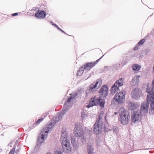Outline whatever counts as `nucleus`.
I'll return each mask as SVG.
<instances>
[{
  "label": "nucleus",
  "mask_w": 154,
  "mask_h": 154,
  "mask_svg": "<svg viewBox=\"0 0 154 154\" xmlns=\"http://www.w3.org/2000/svg\"><path fill=\"white\" fill-rule=\"evenodd\" d=\"M89 76H88V77L86 79H88V78H89Z\"/></svg>",
  "instance_id": "c9c22d12"
},
{
  "label": "nucleus",
  "mask_w": 154,
  "mask_h": 154,
  "mask_svg": "<svg viewBox=\"0 0 154 154\" xmlns=\"http://www.w3.org/2000/svg\"><path fill=\"white\" fill-rule=\"evenodd\" d=\"M140 76H137L134 77V79L131 81V84L133 85H136L139 82Z\"/></svg>",
  "instance_id": "6ab92c4d"
},
{
  "label": "nucleus",
  "mask_w": 154,
  "mask_h": 154,
  "mask_svg": "<svg viewBox=\"0 0 154 154\" xmlns=\"http://www.w3.org/2000/svg\"><path fill=\"white\" fill-rule=\"evenodd\" d=\"M105 101L101 99V97L97 98L96 97L91 98L89 100V104L86 106V107L88 108L92 107L93 106H96L98 104L101 107H103L104 106Z\"/></svg>",
  "instance_id": "20e7f679"
},
{
  "label": "nucleus",
  "mask_w": 154,
  "mask_h": 154,
  "mask_svg": "<svg viewBox=\"0 0 154 154\" xmlns=\"http://www.w3.org/2000/svg\"><path fill=\"white\" fill-rule=\"evenodd\" d=\"M123 79L122 78H120L112 86L111 89V94H114L116 92L119 91V87L123 85Z\"/></svg>",
  "instance_id": "0eeeda50"
},
{
  "label": "nucleus",
  "mask_w": 154,
  "mask_h": 154,
  "mask_svg": "<svg viewBox=\"0 0 154 154\" xmlns=\"http://www.w3.org/2000/svg\"><path fill=\"white\" fill-rule=\"evenodd\" d=\"M52 25H54V26H55L56 27H58V26H57L56 24H52Z\"/></svg>",
  "instance_id": "2f4dec72"
},
{
  "label": "nucleus",
  "mask_w": 154,
  "mask_h": 154,
  "mask_svg": "<svg viewBox=\"0 0 154 154\" xmlns=\"http://www.w3.org/2000/svg\"><path fill=\"white\" fill-rule=\"evenodd\" d=\"M141 115L138 111L134 112L131 114L132 122L136 123L140 121L141 119Z\"/></svg>",
  "instance_id": "1a4fd4ad"
},
{
  "label": "nucleus",
  "mask_w": 154,
  "mask_h": 154,
  "mask_svg": "<svg viewBox=\"0 0 154 154\" xmlns=\"http://www.w3.org/2000/svg\"><path fill=\"white\" fill-rule=\"evenodd\" d=\"M140 104L138 103H133L131 102H129L128 106L129 109L134 110L137 109L139 106Z\"/></svg>",
  "instance_id": "f3484780"
},
{
  "label": "nucleus",
  "mask_w": 154,
  "mask_h": 154,
  "mask_svg": "<svg viewBox=\"0 0 154 154\" xmlns=\"http://www.w3.org/2000/svg\"><path fill=\"white\" fill-rule=\"evenodd\" d=\"M101 58L97 60L94 62L88 63L84 64L83 66V68L85 70H89L94 66L99 61Z\"/></svg>",
  "instance_id": "9b49d317"
},
{
  "label": "nucleus",
  "mask_w": 154,
  "mask_h": 154,
  "mask_svg": "<svg viewBox=\"0 0 154 154\" xmlns=\"http://www.w3.org/2000/svg\"><path fill=\"white\" fill-rule=\"evenodd\" d=\"M146 40L145 39H143L140 41L137 44V45L140 46L143 44L145 42Z\"/></svg>",
  "instance_id": "b1692460"
},
{
  "label": "nucleus",
  "mask_w": 154,
  "mask_h": 154,
  "mask_svg": "<svg viewBox=\"0 0 154 154\" xmlns=\"http://www.w3.org/2000/svg\"><path fill=\"white\" fill-rule=\"evenodd\" d=\"M149 107V103L146 102L143 103L141 104L140 112L142 115H145L148 112Z\"/></svg>",
  "instance_id": "f8f14e48"
},
{
  "label": "nucleus",
  "mask_w": 154,
  "mask_h": 154,
  "mask_svg": "<svg viewBox=\"0 0 154 154\" xmlns=\"http://www.w3.org/2000/svg\"><path fill=\"white\" fill-rule=\"evenodd\" d=\"M75 98L74 96H70V97L68 98L67 100V102L69 103L70 102L71 100H72Z\"/></svg>",
  "instance_id": "393cba45"
},
{
  "label": "nucleus",
  "mask_w": 154,
  "mask_h": 154,
  "mask_svg": "<svg viewBox=\"0 0 154 154\" xmlns=\"http://www.w3.org/2000/svg\"><path fill=\"white\" fill-rule=\"evenodd\" d=\"M117 112H115V115H116V114H117Z\"/></svg>",
  "instance_id": "e433bc0d"
},
{
  "label": "nucleus",
  "mask_w": 154,
  "mask_h": 154,
  "mask_svg": "<svg viewBox=\"0 0 154 154\" xmlns=\"http://www.w3.org/2000/svg\"><path fill=\"white\" fill-rule=\"evenodd\" d=\"M101 84L100 81H97L96 82H94L91 84L89 87L91 91L92 89L95 88H99Z\"/></svg>",
  "instance_id": "a211bd4d"
},
{
  "label": "nucleus",
  "mask_w": 154,
  "mask_h": 154,
  "mask_svg": "<svg viewBox=\"0 0 154 154\" xmlns=\"http://www.w3.org/2000/svg\"><path fill=\"white\" fill-rule=\"evenodd\" d=\"M83 114H84V113H82V115H83Z\"/></svg>",
  "instance_id": "4c0bfd02"
},
{
  "label": "nucleus",
  "mask_w": 154,
  "mask_h": 154,
  "mask_svg": "<svg viewBox=\"0 0 154 154\" xmlns=\"http://www.w3.org/2000/svg\"><path fill=\"white\" fill-rule=\"evenodd\" d=\"M67 109H64V110H63L61 112V113H60V115H64L65 113H66V111H67Z\"/></svg>",
  "instance_id": "a878e982"
},
{
  "label": "nucleus",
  "mask_w": 154,
  "mask_h": 154,
  "mask_svg": "<svg viewBox=\"0 0 154 154\" xmlns=\"http://www.w3.org/2000/svg\"><path fill=\"white\" fill-rule=\"evenodd\" d=\"M15 148H13L10 151L9 154H14V151H15Z\"/></svg>",
  "instance_id": "bb28decb"
},
{
  "label": "nucleus",
  "mask_w": 154,
  "mask_h": 154,
  "mask_svg": "<svg viewBox=\"0 0 154 154\" xmlns=\"http://www.w3.org/2000/svg\"><path fill=\"white\" fill-rule=\"evenodd\" d=\"M18 14V13H15L12 14V16H14L17 15Z\"/></svg>",
  "instance_id": "c756f323"
},
{
  "label": "nucleus",
  "mask_w": 154,
  "mask_h": 154,
  "mask_svg": "<svg viewBox=\"0 0 154 154\" xmlns=\"http://www.w3.org/2000/svg\"><path fill=\"white\" fill-rule=\"evenodd\" d=\"M52 25H54V26H55L56 27H58V26H57L56 24H52Z\"/></svg>",
  "instance_id": "473e14b6"
},
{
  "label": "nucleus",
  "mask_w": 154,
  "mask_h": 154,
  "mask_svg": "<svg viewBox=\"0 0 154 154\" xmlns=\"http://www.w3.org/2000/svg\"><path fill=\"white\" fill-rule=\"evenodd\" d=\"M46 154H51V153L49 152H48Z\"/></svg>",
  "instance_id": "f704fd0d"
},
{
  "label": "nucleus",
  "mask_w": 154,
  "mask_h": 154,
  "mask_svg": "<svg viewBox=\"0 0 154 154\" xmlns=\"http://www.w3.org/2000/svg\"><path fill=\"white\" fill-rule=\"evenodd\" d=\"M152 86L151 90L149 87L146 89V92L148 94L147 96H149V97H154V79L152 81Z\"/></svg>",
  "instance_id": "2eb2a0df"
},
{
  "label": "nucleus",
  "mask_w": 154,
  "mask_h": 154,
  "mask_svg": "<svg viewBox=\"0 0 154 154\" xmlns=\"http://www.w3.org/2000/svg\"><path fill=\"white\" fill-rule=\"evenodd\" d=\"M84 69L83 68V66L80 67L78 70L77 75V76H80L82 75L83 73Z\"/></svg>",
  "instance_id": "aec40b11"
},
{
  "label": "nucleus",
  "mask_w": 154,
  "mask_h": 154,
  "mask_svg": "<svg viewBox=\"0 0 154 154\" xmlns=\"http://www.w3.org/2000/svg\"><path fill=\"white\" fill-rule=\"evenodd\" d=\"M46 15V13L44 11L39 10L35 14V17L37 18L43 19L45 17Z\"/></svg>",
  "instance_id": "dca6fc26"
},
{
  "label": "nucleus",
  "mask_w": 154,
  "mask_h": 154,
  "mask_svg": "<svg viewBox=\"0 0 154 154\" xmlns=\"http://www.w3.org/2000/svg\"><path fill=\"white\" fill-rule=\"evenodd\" d=\"M52 25H54V26H55L56 27H58V26H57L56 24H52Z\"/></svg>",
  "instance_id": "72a5a7b5"
},
{
  "label": "nucleus",
  "mask_w": 154,
  "mask_h": 154,
  "mask_svg": "<svg viewBox=\"0 0 154 154\" xmlns=\"http://www.w3.org/2000/svg\"><path fill=\"white\" fill-rule=\"evenodd\" d=\"M103 116V113H100L98 118L94 125L93 131L96 134H99L102 132V126L101 120Z\"/></svg>",
  "instance_id": "39448f33"
},
{
  "label": "nucleus",
  "mask_w": 154,
  "mask_h": 154,
  "mask_svg": "<svg viewBox=\"0 0 154 154\" xmlns=\"http://www.w3.org/2000/svg\"><path fill=\"white\" fill-rule=\"evenodd\" d=\"M108 88L107 85H104L101 88L100 90L99 91V93L103 97H106L108 94Z\"/></svg>",
  "instance_id": "4468645a"
},
{
  "label": "nucleus",
  "mask_w": 154,
  "mask_h": 154,
  "mask_svg": "<svg viewBox=\"0 0 154 154\" xmlns=\"http://www.w3.org/2000/svg\"><path fill=\"white\" fill-rule=\"evenodd\" d=\"M125 93L124 91L117 92L113 97L114 101L118 104H121L125 101Z\"/></svg>",
  "instance_id": "423d86ee"
},
{
  "label": "nucleus",
  "mask_w": 154,
  "mask_h": 154,
  "mask_svg": "<svg viewBox=\"0 0 154 154\" xmlns=\"http://www.w3.org/2000/svg\"><path fill=\"white\" fill-rule=\"evenodd\" d=\"M138 46L137 45H136L134 48V51H136L137 50L139 49V48L138 47Z\"/></svg>",
  "instance_id": "c85d7f7f"
},
{
  "label": "nucleus",
  "mask_w": 154,
  "mask_h": 154,
  "mask_svg": "<svg viewBox=\"0 0 154 154\" xmlns=\"http://www.w3.org/2000/svg\"><path fill=\"white\" fill-rule=\"evenodd\" d=\"M68 137V135L66 132H63L62 133L61 140L62 146L64 150L66 152H69L71 151V148Z\"/></svg>",
  "instance_id": "f03ea898"
},
{
  "label": "nucleus",
  "mask_w": 154,
  "mask_h": 154,
  "mask_svg": "<svg viewBox=\"0 0 154 154\" xmlns=\"http://www.w3.org/2000/svg\"><path fill=\"white\" fill-rule=\"evenodd\" d=\"M132 68L134 70L138 71L140 69V66L137 64H134L132 65Z\"/></svg>",
  "instance_id": "4be33fe9"
},
{
  "label": "nucleus",
  "mask_w": 154,
  "mask_h": 154,
  "mask_svg": "<svg viewBox=\"0 0 154 154\" xmlns=\"http://www.w3.org/2000/svg\"><path fill=\"white\" fill-rule=\"evenodd\" d=\"M48 114H46L44 115V118H41L40 119H38L36 122L35 124H36L38 125L44 119L45 117Z\"/></svg>",
  "instance_id": "5701e85b"
},
{
  "label": "nucleus",
  "mask_w": 154,
  "mask_h": 154,
  "mask_svg": "<svg viewBox=\"0 0 154 154\" xmlns=\"http://www.w3.org/2000/svg\"><path fill=\"white\" fill-rule=\"evenodd\" d=\"M54 125L53 123H50L48 124L45 127L43 128L41 131L42 134L41 135V136H39L37 140L40 143H43L45 141V138H46L47 136V134H43L47 133L49 131H51Z\"/></svg>",
  "instance_id": "7ed1b4c3"
},
{
  "label": "nucleus",
  "mask_w": 154,
  "mask_h": 154,
  "mask_svg": "<svg viewBox=\"0 0 154 154\" xmlns=\"http://www.w3.org/2000/svg\"><path fill=\"white\" fill-rule=\"evenodd\" d=\"M142 94L141 90L137 88L133 90L131 93L132 98L136 100H138Z\"/></svg>",
  "instance_id": "9d476101"
},
{
  "label": "nucleus",
  "mask_w": 154,
  "mask_h": 154,
  "mask_svg": "<svg viewBox=\"0 0 154 154\" xmlns=\"http://www.w3.org/2000/svg\"><path fill=\"white\" fill-rule=\"evenodd\" d=\"M147 96L146 101L147 103L151 102L149 113L152 115L154 114V97H149Z\"/></svg>",
  "instance_id": "ddd939ff"
},
{
  "label": "nucleus",
  "mask_w": 154,
  "mask_h": 154,
  "mask_svg": "<svg viewBox=\"0 0 154 154\" xmlns=\"http://www.w3.org/2000/svg\"><path fill=\"white\" fill-rule=\"evenodd\" d=\"M57 29H58L59 30H60L62 32H63L64 33V32L63 31V30H62L61 29H60L58 26V27H57Z\"/></svg>",
  "instance_id": "7c9ffc66"
},
{
  "label": "nucleus",
  "mask_w": 154,
  "mask_h": 154,
  "mask_svg": "<svg viewBox=\"0 0 154 154\" xmlns=\"http://www.w3.org/2000/svg\"><path fill=\"white\" fill-rule=\"evenodd\" d=\"M74 131V134L75 137H84V132L81 125H75Z\"/></svg>",
  "instance_id": "6e6552de"
},
{
  "label": "nucleus",
  "mask_w": 154,
  "mask_h": 154,
  "mask_svg": "<svg viewBox=\"0 0 154 154\" xmlns=\"http://www.w3.org/2000/svg\"><path fill=\"white\" fill-rule=\"evenodd\" d=\"M54 153L55 154H61L62 153L61 151L56 150L54 152Z\"/></svg>",
  "instance_id": "cd10ccee"
},
{
  "label": "nucleus",
  "mask_w": 154,
  "mask_h": 154,
  "mask_svg": "<svg viewBox=\"0 0 154 154\" xmlns=\"http://www.w3.org/2000/svg\"><path fill=\"white\" fill-rule=\"evenodd\" d=\"M87 151L88 154H95L93 152V149L91 148V146L90 145H88L87 146Z\"/></svg>",
  "instance_id": "412c9836"
},
{
  "label": "nucleus",
  "mask_w": 154,
  "mask_h": 154,
  "mask_svg": "<svg viewBox=\"0 0 154 154\" xmlns=\"http://www.w3.org/2000/svg\"><path fill=\"white\" fill-rule=\"evenodd\" d=\"M119 113V119L121 123L124 125L128 124L130 118L128 112L123 108H121Z\"/></svg>",
  "instance_id": "f257e3e1"
}]
</instances>
